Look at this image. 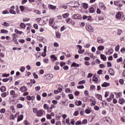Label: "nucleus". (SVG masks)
Returning a JSON list of instances; mask_svg holds the SVG:
<instances>
[{"label":"nucleus","mask_w":125,"mask_h":125,"mask_svg":"<svg viewBox=\"0 0 125 125\" xmlns=\"http://www.w3.org/2000/svg\"><path fill=\"white\" fill-rule=\"evenodd\" d=\"M115 18L117 20H121V19L122 20V21H124L125 19V17L124 18V13L121 12H118L117 13L115 16Z\"/></svg>","instance_id":"obj_1"},{"label":"nucleus","mask_w":125,"mask_h":125,"mask_svg":"<svg viewBox=\"0 0 125 125\" xmlns=\"http://www.w3.org/2000/svg\"><path fill=\"white\" fill-rule=\"evenodd\" d=\"M85 28L86 30H87L88 32H89L90 33H93V27H91V26L86 25Z\"/></svg>","instance_id":"obj_2"},{"label":"nucleus","mask_w":125,"mask_h":125,"mask_svg":"<svg viewBox=\"0 0 125 125\" xmlns=\"http://www.w3.org/2000/svg\"><path fill=\"white\" fill-rule=\"evenodd\" d=\"M99 6H100V7L102 8V10H104V11H106V10H107V7L105 6L104 3L101 2L99 3Z\"/></svg>","instance_id":"obj_3"},{"label":"nucleus","mask_w":125,"mask_h":125,"mask_svg":"<svg viewBox=\"0 0 125 125\" xmlns=\"http://www.w3.org/2000/svg\"><path fill=\"white\" fill-rule=\"evenodd\" d=\"M71 4H73V6H71V7H73V8H76L77 7H79L80 6V3L78 1H73L71 2Z\"/></svg>","instance_id":"obj_4"},{"label":"nucleus","mask_w":125,"mask_h":125,"mask_svg":"<svg viewBox=\"0 0 125 125\" xmlns=\"http://www.w3.org/2000/svg\"><path fill=\"white\" fill-rule=\"evenodd\" d=\"M53 78V75L51 74H47L44 76L45 80H51Z\"/></svg>","instance_id":"obj_5"},{"label":"nucleus","mask_w":125,"mask_h":125,"mask_svg":"<svg viewBox=\"0 0 125 125\" xmlns=\"http://www.w3.org/2000/svg\"><path fill=\"white\" fill-rule=\"evenodd\" d=\"M72 18L73 19H82V16L80 14H74L72 16Z\"/></svg>","instance_id":"obj_6"},{"label":"nucleus","mask_w":125,"mask_h":125,"mask_svg":"<svg viewBox=\"0 0 125 125\" xmlns=\"http://www.w3.org/2000/svg\"><path fill=\"white\" fill-rule=\"evenodd\" d=\"M43 113H44V110L41 109L40 110L38 111L37 116H38V117H42V116L43 115Z\"/></svg>","instance_id":"obj_7"},{"label":"nucleus","mask_w":125,"mask_h":125,"mask_svg":"<svg viewBox=\"0 0 125 125\" xmlns=\"http://www.w3.org/2000/svg\"><path fill=\"white\" fill-rule=\"evenodd\" d=\"M46 48H47V47L46 46H44L43 53H42V57H45V56H46Z\"/></svg>","instance_id":"obj_8"},{"label":"nucleus","mask_w":125,"mask_h":125,"mask_svg":"<svg viewBox=\"0 0 125 125\" xmlns=\"http://www.w3.org/2000/svg\"><path fill=\"white\" fill-rule=\"evenodd\" d=\"M97 41L99 43H103L105 41L103 40L101 37H98Z\"/></svg>","instance_id":"obj_9"},{"label":"nucleus","mask_w":125,"mask_h":125,"mask_svg":"<svg viewBox=\"0 0 125 125\" xmlns=\"http://www.w3.org/2000/svg\"><path fill=\"white\" fill-rule=\"evenodd\" d=\"M119 103H120L121 105H123L124 103L125 102V99L123 98H120L118 101Z\"/></svg>","instance_id":"obj_10"},{"label":"nucleus","mask_w":125,"mask_h":125,"mask_svg":"<svg viewBox=\"0 0 125 125\" xmlns=\"http://www.w3.org/2000/svg\"><path fill=\"white\" fill-rule=\"evenodd\" d=\"M102 87H107V86H110V83L104 82L102 84Z\"/></svg>","instance_id":"obj_11"},{"label":"nucleus","mask_w":125,"mask_h":125,"mask_svg":"<svg viewBox=\"0 0 125 125\" xmlns=\"http://www.w3.org/2000/svg\"><path fill=\"white\" fill-rule=\"evenodd\" d=\"M108 73L111 75V76H114L115 75V72H114V69L110 68L108 70Z\"/></svg>","instance_id":"obj_12"},{"label":"nucleus","mask_w":125,"mask_h":125,"mask_svg":"<svg viewBox=\"0 0 125 125\" xmlns=\"http://www.w3.org/2000/svg\"><path fill=\"white\" fill-rule=\"evenodd\" d=\"M100 56L101 59H103L104 61H106L107 60V57H106V56H105L104 55L100 54Z\"/></svg>","instance_id":"obj_13"},{"label":"nucleus","mask_w":125,"mask_h":125,"mask_svg":"<svg viewBox=\"0 0 125 125\" xmlns=\"http://www.w3.org/2000/svg\"><path fill=\"white\" fill-rule=\"evenodd\" d=\"M24 118V115H21L20 116H19L18 118V120H17V122H19L21 121H22V120H23V119Z\"/></svg>","instance_id":"obj_14"},{"label":"nucleus","mask_w":125,"mask_h":125,"mask_svg":"<svg viewBox=\"0 0 125 125\" xmlns=\"http://www.w3.org/2000/svg\"><path fill=\"white\" fill-rule=\"evenodd\" d=\"M115 95H116L117 98H120V97H122V92L116 93L114 92Z\"/></svg>","instance_id":"obj_15"},{"label":"nucleus","mask_w":125,"mask_h":125,"mask_svg":"<svg viewBox=\"0 0 125 125\" xmlns=\"http://www.w3.org/2000/svg\"><path fill=\"white\" fill-rule=\"evenodd\" d=\"M104 46L100 45L98 47V50L99 51H102V50H104Z\"/></svg>","instance_id":"obj_16"},{"label":"nucleus","mask_w":125,"mask_h":125,"mask_svg":"<svg viewBox=\"0 0 125 125\" xmlns=\"http://www.w3.org/2000/svg\"><path fill=\"white\" fill-rule=\"evenodd\" d=\"M113 52H114V50H113V49H110L106 52V54H107V55H110V54H113Z\"/></svg>","instance_id":"obj_17"},{"label":"nucleus","mask_w":125,"mask_h":125,"mask_svg":"<svg viewBox=\"0 0 125 125\" xmlns=\"http://www.w3.org/2000/svg\"><path fill=\"white\" fill-rule=\"evenodd\" d=\"M82 6L84 9H87L88 8V5L86 3H82Z\"/></svg>","instance_id":"obj_18"},{"label":"nucleus","mask_w":125,"mask_h":125,"mask_svg":"<svg viewBox=\"0 0 125 125\" xmlns=\"http://www.w3.org/2000/svg\"><path fill=\"white\" fill-rule=\"evenodd\" d=\"M93 82H94V83H98V78L95 76H94L93 77Z\"/></svg>","instance_id":"obj_19"},{"label":"nucleus","mask_w":125,"mask_h":125,"mask_svg":"<svg viewBox=\"0 0 125 125\" xmlns=\"http://www.w3.org/2000/svg\"><path fill=\"white\" fill-rule=\"evenodd\" d=\"M72 20H73L70 18L65 19V21L67 23H68V24H71V23L72 22Z\"/></svg>","instance_id":"obj_20"},{"label":"nucleus","mask_w":125,"mask_h":125,"mask_svg":"<svg viewBox=\"0 0 125 125\" xmlns=\"http://www.w3.org/2000/svg\"><path fill=\"white\" fill-rule=\"evenodd\" d=\"M27 90V88L25 86H22L20 88V91L21 92H24V91H26Z\"/></svg>","instance_id":"obj_21"},{"label":"nucleus","mask_w":125,"mask_h":125,"mask_svg":"<svg viewBox=\"0 0 125 125\" xmlns=\"http://www.w3.org/2000/svg\"><path fill=\"white\" fill-rule=\"evenodd\" d=\"M0 90L1 92H4L6 90V87L5 86H2L0 88Z\"/></svg>","instance_id":"obj_22"},{"label":"nucleus","mask_w":125,"mask_h":125,"mask_svg":"<svg viewBox=\"0 0 125 125\" xmlns=\"http://www.w3.org/2000/svg\"><path fill=\"white\" fill-rule=\"evenodd\" d=\"M71 67H75V68H78V67H80V64H77L76 62H73L71 65Z\"/></svg>","instance_id":"obj_23"},{"label":"nucleus","mask_w":125,"mask_h":125,"mask_svg":"<svg viewBox=\"0 0 125 125\" xmlns=\"http://www.w3.org/2000/svg\"><path fill=\"white\" fill-rule=\"evenodd\" d=\"M95 96H96V98L99 99V100H102V96L101 95L96 94L95 95Z\"/></svg>","instance_id":"obj_24"},{"label":"nucleus","mask_w":125,"mask_h":125,"mask_svg":"<svg viewBox=\"0 0 125 125\" xmlns=\"http://www.w3.org/2000/svg\"><path fill=\"white\" fill-rule=\"evenodd\" d=\"M82 102L81 101H77L75 102V104L76 106H81L82 105Z\"/></svg>","instance_id":"obj_25"},{"label":"nucleus","mask_w":125,"mask_h":125,"mask_svg":"<svg viewBox=\"0 0 125 125\" xmlns=\"http://www.w3.org/2000/svg\"><path fill=\"white\" fill-rule=\"evenodd\" d=\"M2 26H4L5 27H9L10 26V24L8 23L5 21H4L3 23L2 24Z\"/></svg>","instance_id":"obj_26"},{"label":"nucleus","mask_w":125,"mask_h":125,"mask_svg":"<svg viewBox=\"0 0 125 125\" xmlns=\"http://www.w3.org/2000/svg\"><path fill=\"white\" fill-rule=\"evenodd\" d=\"M123 33V30L121 29H119L117 31V35L118 36H121V35H122V33Z\"/></svg>","instance_id":"obj_27"},{"label":"nucleus","mask_w":125,"mask_h":125,"mask_svg":"<svg viewBox=\"0 0 125 125\" xmlns=\"http://www.w3.org/2000/svg\"><path fill=\"white\" fill-rule=\"evenodd\" d=\"M69 13H66L65 14H62V16L63 17V18L65 19V18H67V17H69Z\"/></svg>","instance_id":"obj_28"},{"label":"nucleus","mask_w":125,"mask_h":125,"mask_svg":"<svg viewBox=\"0 0 125 125\" xmlns=\"http://www.w3.org/2000/svg\"><path fill=\"white\" fill-rule=\"evenodd\" d=\"M50 58H51V59H54V60L55 61H56V60H57V57H56V56H55V55H52L50 56Z\"/></svg>","instance_id":"obj_29"},{"label":"nucleus","mask_w":125,"mask_h":125,"mask_svg":"<svg viewBox=\"0 0 125 125\" xmlns=\"http://www.w3.org/2000/svg\"><path fill=\"white\" fill-rule=\"evenodd\" d=\"M54 21V20L53 19H50L49 21V24L50 26H52V24H53V22Z\"/></svg>","instance_id":"obj_30"},{"label":"nucleus","mask_w":125,"mask_h":125,"mask_svg":"<svg viewBox=\"0 0 125 125\" xmlns=\"http://www.w3.org/2000/svg\"><path fill=\"white\" fill-rule=\"evenodd\" d=\"M94 12H95V10L93 7H91V8H90L89 11V13H94Z\"/></svg>","instance_id":"obj_31"},{"label":"nucleus","mask_w":125,"mask_h":125,"mask_svg":"<svg viewBox=\"0 0 125 125\" xmlns=\"http://www.w3.org/2000/svg\"><path fill=\"white\" fill-rule=\"evenodd\" d=\"M56 38H57L58 39H60V37H61V34L57 32H56Z\"/></svg>","instance_id":"obj_32"},{"label":"nucleus","mask_w":125,"mask_h":125,"mask_svg":"<svg viewBox=\"0 0 125 125\" xmlns=\"http://www.w3.org/2000/svg\"><path fill=\"white\" fill-rule=\"evenodd\" d=\"M21 27L22 28V29H25V28H26V24H25V23L22 22L21 23Z\"/></svg>","instance_id":"obj_33"},{"label":"nucleus","mask_w":125,"mask_h":125,"mask_svg":"<svg viewBox=\"0 0 125 125\" xmlns=\"http://www.w3.org/2000/svg\"><path fill=\"white\" fill-rule=\"evenodd\" d=\"M1 33L2 34H7V33H8V31H7L5 29H1Z\"/></svg>","instance_id":"obj_34"},{"label":"nucleus","mask_w":125,"mask_h":125,"mask_svg":"<svg viewBox=\"0 0 125 125\" xmlns=\"http://www.w3.org/2000/svg\"><path fill=\"white\" fill-rule=\"evenodd\" d=\"M49 7L50 9L54 10L56 9V6H53L52 5H49Z\"/></svg>","instance_id":"obj_35"},{"label":"nucleus","mask_w":125,"mask_h":125,"mask_svg":"<svg viewBox=\"0 0 125 125\" xmlns=\"http://www.w3.org/2000/svg\"><path fill=\"white\" fill-rule=\"evenodd\" d=\"M86 19H87V21H90V22H92V21H93L92 17H91L90 16L87 17Z\"/></svg>","instance_id":"obj_36"},{"label":"nucleus","mask_w":125,"mask_h":125,"mask_svg":"<svg viewBox=\"0 0 125 125\" xmlns=\"http://www.w3.org/2000/svg\"><path fill=\"white\" fill-rule=\"evenodd\" d=\"M84 112L86 114H90L91 111L89 109H85Z\"/></svg>","instance_id":"obj_37"},{"label":"nucleus","mask_w":125,"mask_h":125,"mask_svg":"<svg viewBox=\"0 0 125 125\" xmlns=\"http://www.w3.org/2000/svg\"><path fill=\"white\" fill-rule=\"evenodd\" d=\"M84 51H85L84 49L79 50H78V53H79V54H83Z\"/></svg>","instance_id":"obj_38"},{"label":"nucleus","mask_w":125,"mask_h":125,"mask_svg":"<svg viewBox=\"0 0 125 125\" xmlns=\"http://www.w3.org/2000/svg\"><path fill=\"white\" fill-rule=\"evenodd\" d=\"M43 61L44 63H45V64H47V63H48V62H49V61L48 60V59H47V58L44 59L43 60Z\"/></svg>","instance_id":"obj_39"},{"label":"nucleus","mask_w":125,"mask_h":125,"mask_svg":"<svg viewBox=\"0 0 125 125\" xmlns=\"http://www.w3.org/2000/svg\"><path fill=\"white\" fill-rule=\"evenodd\" d=\"M25 67L21 66L20 70L21 72V73H23V72H25Z\"/></svg>","instance_id":"obj_40"},{"label":"nucleus","mask_w":125,"mask_h":125,"mask_svg":"<svg viewBox=\"0 0 125 125\" xmlns=\"http://www.w3.org/2000/svg\"><path fill=\"white\" fill-rule=\"evenodd\" d=\"M0 113L1 114H4V113H5V108H1L0 110Z\"/></svg>","instance_id":"obj_41"},{"label":"nucleus","mask_w":125,"mask_h":125,"mask_svg":"<svg viewBox=\"0 0 125 125\" xmlns=\"http://www.w3.org/2000/svg\"><path fill=\"white\" fill-rule=\"evenodd\" d=\"M88 55H89V56H90V57H91V58H92L93 59H95V57H93V54L91 53H88Z\"/></svg>","instance_id":"obj_42"},{"label":"nucleus","mask_w":125,"mask_h":125,"mask_svg":"<svg viewBox=\"0 0 125 125\" xmlns=\"http://www.w3.org/2000/svg\"><path fill=\"white\" fill-rule=\"evenodd\" d=\"M78 83L79 84H84V83H85V81L83 80V81H80Z\"/></svg>","instance_id":"obj_43"},{"label":"nucleus","mask_w":125,"mask_h":125,"mask_svg":"<svg viewBox=\"0 0 125 125\" xmlns=\"http://www.w3.org/2000/svg\"><path fill=\"white\" fill-rule=\"evenodd\" d=\"M33 75L34 79H39V76H38V75H37V74L35 72H34L33 73Z\"/></svg>","instance_id":"obj_44"},{"label":"nucleus","mask_w":125,"mask_h":125,"mask_svg":"<svg viewBox=\"0 0 125 125\" xmlns=\"http://www.w3.org/2000/svg\"><path fill=\"white\" fill-rule=\"evenodd\" d=\"M77 88L78 89H83L84 88V86H83V85H79V86H77Z\"/></svg>","instance_id":"obj_45"},{"label":"nucleus","mask_w":125,"mask_h":125,"mask_svg":"<svg viewBox=\"0 0 125 125\" xmlns=\"http://www.w3.org/2000/svg\"><path fill=\"white\" fill-rule=\"evenodd\" d=\"M17 108H19V109H20L21 108H23V105H22V104H17Z\"/></svg>","instance_id":"obj_46"},{"label":"nucleus","mask_w":125,"mask_h":125,"mask_svg":"<svg viewBox=\"0 0 125 125\" xmlns=\"http://www.w3.org/2000/svg\"><path fill=\"white\" fill-rule=\"evenodd\" d=\"M1 96L3 98H4V97H6V93L5 92L2 93L1 94Z\"/></svg>","instance_id":"obj_47"},{"label":"nucleus","mask_w":125,"mask_h":125,"mask_svg":"<svg viewBox=\"0 0 125 125\" xmlns=\"http://www.w3.org/2000/svg\"><path fill=\"white\" fill-rule=\"evenodd\" d=\"M68 97H69V99H74V95L72 94H69Z\"/></svg>","instance_id":"obj_48"},{"label":"nucleus","mask_w":125,"mask_h":125,"mask_svg":"<svg viewBox=\"0 0 125 125\" xmlns=\"http://www.w3.org/2000/svg\"><path fill=\"white\" fill-rule=\"evenodd\" d=\"M2 13L3 14H9V12H8V11H7V10H5L2 12Z\"/></svg>","instance_id":"obj_49"},{"label":"nucleus","mask_w":125,"mask_h":125,"mask_svg":"<svg viewBox=\"0 0 125 125\" xmlns=\"http://www.w3.org/2000/svg\"><path fill=\"white\" fill-rule=\"evenodd\" d=\"M43 108L45 109V110H47V109L49 108V106L46 104H45L43 105Z\"/></svg>","instance_id":"obj_50"},{"label":"nucleus","mask_w":125,"mask_h":125,"mask_svg":"<svg viewBox=\"0 0 125 125\" xmlns=\"http://www.w3.org/2000/svg\"><path fill=\"white\" fill-rule=\"evenodd\" d=\"M109 94H110V92H105V95H104V97H105V98H107V97H108V96H109Z\"/></svg>","instance_id":"obj_51"},{"label":"nucleus","mask_w":125,"mask_h":125,"mask_svg":"<svg viewBox=\"0 0 125 125\" xmlns=\"http://www.w3.org/2000/svg\"><path fill=\"white\" fill-rule=\"evenodd\" d=\"M73 116H79V111L78 110L75 111L73 114Z\"/></svg>","instance_id":"obj_52"},{"label":"nucleus","mask_w":125,"mask_h":125,"mask_svg":"<svg viewBox=\"0 0 125 125\" xmlns=\"http://www.w3.org/2000/svg\"><path fill=\"white\" fill-rule=\"evenodd\" d=\"M10 13L11 14H16V12L14 10H10Z\"/></svg>","instance_id":"obj_53"},{"label":"nucleus","mask_w":125,"mask_h":125,"mask_svg":"<svg viewBox=\"0 0 125 125\" xmlns=\"http://www.w3.org/2000/svg\"><path fill=\"white\" fill-rule=\"evenodd\" d=\"M120 51L121 53H125V48L122 47Z\"/></svg>","instance_id":"obj_54"},{"label":"nucleus","mask_w":125,"mask_h":125,"mask_svg":"<svg viewBox=\"0 0 125 125\" xmlns=\"http://www.w3.org/2000/svg\"><path fill=\"white\" fill-rule=\"evenodd\" d=\"M123 61V58L121 57L119 59H118L117 60V62L118 63H120V62H122Z\"/></svg>","instance_id":"obj_55"},{"label":"nucleus","mask_w":125,"mask_h":125,"mask_svg":"<svg viewBox=\"0 0 125 125\" xmlns=\"http://www.w3.org/2000/svg\"><path fill=\"white\" fill-rule=\"evenodd\" d=\"M33 111L35 114H38V108H34L33 109Z\"/></svg>","instance_id":"obj_56"},{"label":"nucleus","mask_w":125,"mask_h":125,"mask_svg":"<svg viewBox=\"0 0 125 125\" xmlns=\"http://www.w3.org/2000/svg\"><path fill=\"white\" fill-rule=\"evenodd\" d=\"M54 46L55 47H59V44H58V43L55 42V43H54Z\"/></svg>","instance_id":"obj_57"},{"label":"nucleus","mask_w":125,"mask_h":125,"mask_svg":"<svg viewBox=\"0 0 125 125\" xmlns=\"http://www.w3.org/2000/svg\"><path fill=\"white\" fill-rule=\"evenodd\" d=\"M83 125H86L87 124V120L84 119L83 122H82Z\"/></svg>","instance_id":"obj_58"},{"label":"nucleus","mask_w":125,"mask_h":125,"mask_svg":"<svg viewBox=\"0 0 125 125\" xmlns=\"http://www.w3.org/2000/svg\"><path fill=\"white\" fill-rule=\"evenodd\" d=\"M20 8L21 11H24V10H25V7H24L23 6H20Z\"/></svg>","instance_id":"obj_59"},{"label":"nucleus","mask_w":125,"mask_h":125,"mask_svg":"<svg viewBox=\"0 0 125 125\" xmlns=\"http://www.w3.org/2000/svg\"><path fill=\"white\" fill-rule=\"evenodd\" d=\"M114 4L116 6H118V5H119V1H114Z\"/></svg>","instance_id":"obj_60"},{"label":"nucleus","mask_w":125,"mask_h":125,"mask_svg":"<svg viewBox=\"0 0 125 125\" xmlns=\"http://www.w3.org/2000/svg\"><path fill=\"white\" fill-rule=\"evenodd\" d=\"M119 49H120V45H118L115 47V51H119Z\"/></svg>","instance_id":"obj_61"},{"label":"nucleus","mask_w":125,"mask_h":125,"mask_svg":"<svg viewBox=\"0 0 125 125\" xmlns=\"http://www.w3.org/2000/svg\"><path fill=\"white\" fill-rule=\"evenodd\" d=\"M41 89V86H38L35 87V90L36 91H39V90H40Z\"/></svg>","instance_id":"obj_62"},{"label":"nucleus","mask_w":125,"mask_h":125,"mask_svg":"<svg viewBox=\"0 0 125 125\" xmlns=\"http://www.w3.org/2000/svg\"><path fill=\"white\" fill-rule=\"evenodd\" d=\"M10 120H15V117H14V115L13 114L11 115L10 116Z\"/></svg>","instance_id":"obj_63"},{"label":"nucleus","mask_w":125,"mask_h":125,"mask_svg":"<svg viewBox=\"0 0 125 125\" xmlns=\"http://www.w3.org/2000/svg\"><path fill=\"white\" fill-rule=\"evenodd\" d=\"M71 125H75V119H72L71 120Z\"/></svg>","instance_id":"obj_64"}]
</instances>
